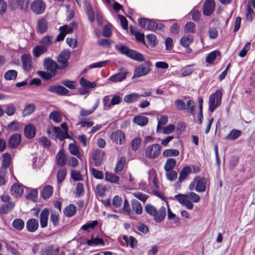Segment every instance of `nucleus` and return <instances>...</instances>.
<instances>
[{
	"instance_id": "nucleus-27",
	"label": "nucleus",
	"mask_w": 255,
	"mask_h": 255,
	"mask_svg": "<svg viewBox=\"0 0 255 255\" xmlns=\"http://www.w3.org/2000/svg\"><path fill=\"white\" fill-rule=\"evenodd\" d=\"M47 51V49L45 46L38 45L35 46L33 48L32 53L35 57H38L45 53Z\"/></svg>"
},
{
	"instance_id": "nucleus-11",
	"label": "nucleus",
	"mask_w": 255,
	"mask_h": 255,
	"mask_svg": "<svg viewBox=\"0 0 255 255\" xmlns=\"http://www.w3.org/2000/svg\"><path fill=\"white\" fill-rule=\"evenodd\" d=\"M111 139L113 141L123 144L126 142L125 134L121 130H117L111 134Z\"/></svg>"
},
{
	"instance_id": "nucleus-18",
	"label": "nucleus",
	"mask_w": 255,
	"mask_h": 255,
	"mask_svg": "<svg viewBox=\"0 0 255 255\" xmlns=\"http://www.w3.org/2000/svg\"><path fill=\"white\" fill-rule=\"evenodd\" d=\"M56 162L57 165L59 166L65 165L67 162L66 153L63 149L60 150L56 156Z\"/></svg>"
},
{
	"instance_id": "nucleus-12",
	"label": "nucleus",
	"mask_w": 255,
	"mask_h": 255,
	"mask_svg": "<svg viewBox=\"0 0 255 255\" xmlns=\"http://www.w3.org/2000/svg\"><path fill=\"white\" fill-rule=\"evenodd\" d=\"M215 6L214 0H206L203 7V12L205 15L209 16L214 11Z\"/></svg>"
},
{
	"instance_id": "nucleus-5",
	"label": "nucleus",
	"mask_w": 255,
	"mask_h": 255,
	"mask_svg": "<svg viewBox=\"0 0 255 255\" xmlns=\"http://www.w3.org/2000/svg\"><path fill=\"white\" fill-rule=\"evenodd\" d=\"M161 146L159 144H153L146 147L145 156L150 159L156 158L160 154Z\"/></svg>"
},
{
	"instance_id": "nucleus-21",
	"label": "nucleus",
	"mask_w": 255,
	"mask_h": 255,
	"mask_svg": "<svg viewBox=\"0 0 255 255\" xmlns=\"http://www.w3.org/2000/svg\"><path fill=\"white\" fill-rule=\"evenodd\" d=\"M11 194L15 197H18L22 195L23 193V186L17 184H13L10 188Z\"/></svg>"
},
{
	"instance_id": "nucleus-24",
	"label": "nucleus",
	"mask_w": 255,
	"mask_h": 255,
	"mask_svg": "<svg viewBox=\"0 0 255 255\" xmlns=\"http://www.w3.org/2000/svg\"><path fill=\"white\" fill-rule=\"evenodd\" d=\"M24 132L27 138L31 139L35 135V128L31 124L26 125L24 128Z\"/></svg>"
},
{
	"instance_id": "nucleus-14",
	"label": "nucleus",
	"mask_w": 255,
	"mask_h": 255,
	"mask_svg": "<svg viewBox=\"0 0 255 255\" xmlns=\"http://www.w3.org/2000/svg\"><path fill=\"white\" fill-rule=\"evenodd\" d=\"M38 221L35 218L29 219L26 223L27 230L31 233L35 232L38 229Z\"/></svg>"
},
{
	"instance_id": "nucleus-59",
	"label": "nucleus",
	"mask_w": 255,
	"mask_h": 255,
	"mask_svg": "<svg viewBox=\"0 0 255 255\" xmlns=\"http://www.w3.org/2000/svg\"><path fill=\"white\" fill-rule=\"evenodd\" d=\"M174 199L177 200L181 204L183 205L188 199L186 194H177L174 196Z\"/></svg>"
},
{
	"instance_id": "nucleus-63",
	"label": "nucleus",
	"mask_w": 255,
	"mask_h": 255,
	"mask_svg": "<svg viewBox=\"0 0 255 255\" xmlns=\"http://www.w3.org/2000/svg\"><path fill=\"white\" fill-rule=\"evenodd\" d=\"M157 28V24L155 21L147 18V24L146 29L154 31Z\"/></svg>"
},
{
	"instance_id": "nucleus-54",
	"label": "nucleus",
	"mask_w": 255,
	"mask_h": 255,
	"mask_svg": "<svg viewBox=\"0 0 255 255\" xmlns=\"http://www.w3.org/2000/svg\"><path fill=\"white\" fill-rule=\"evenodd\" d=\"M37 74L40 77L46 80H50L55 75L54 74L50 72H45L43 71H38Z\"/></svg>"
},
{
	"instance_id": "nucleus-49",
	"label": "nucleus",
	"mask_w": 255,
	"mask_h": 255,
	"mask_svg": "<svg viewBox=\"0 0 255 255\" xmlns=\"http://www.w3.org/2000/svg\"><path fill=\"white\" fill-rule=\"evenodd\" d=\"M123 240L128 244L130 247L133 249L136 245L137 242L135 238L132 236H130L129 239L126 236H124L123 237Z\"/></svg>"
},
{
	"instance_id": "nucleus-23",
	"label": "nucleus",
	"mask_w": 255,
	"mask_h": 255,
	"mask_svg": "<svg viewBox=\"0 0 255 255\" xmlns=\"http://www.w3.org/2000/svg\"><path fill=\"white\" fill-rule=\"evenodd\" d=\"M166 214V208L162 206L159 210H157L156 215L154 216V220L157 223L161 222L165 218Z\"/></svg>"
},
{
	"instance_id": "nucleus-61",
	"label": "nucleus",
	"mask_w": 255,
	"mask_h": 255,
	"mask_svg": "<svg viewBox=\"0 0 255 255\" xmlns=\"http://www.w3.org/2000/svg\"><path fill=\"white\" fill-rule=\"evenodd\" d=\"M166 176L168 180L171 181H174L177 177V173L173 170L166 171Z\"/></svg>"
},
{
	"instance_id": "nucleus-53",
	"label": "nucleus",
	"mask_w": 255,
	"mask_h": 255,
	"mask_svg": "<svg viewBox=\"0 0 255 255\" xmlns=\"http://www.w3.org/2000/svg\"><path fill=\"white\" fill-rule=\"evenodd\" d=\"M195 104L192 100H188L186 105L187 112L193 115H195Z\"/></svg>"
},
{
	"instance_id": "nucleus-31",
	"label": "nucleus",
	"mask_w": 255,
	"mask_h": 255,
	"mask_svg": "<svg viewBox=\"0 0 255 255\" xmlns=\"http://www.w3.org/2000/svg\"><path fill=\"white\" fill-rule=\"evenodd\" d=\"M59 248L51 245L45 248L44 255H58L59 252Z\"/></svg>"
},
{
	"instance_id": "nucleus-50",
	"label": "nucleus",
	"mask_w": 255,
	"mask_h": 255,
	"mask_svg": "<svg viewBox=\"0 0 255 255\" xmlns=\"http://www.w3.org/2000/svg\"><path fill=\"white\" fill-rule=\"evenodd\" d=\"M141 138L139 137H136L131 141V148L132 150L136 151L140 146Z\"/></svg>"
},
{
	"instance_id": "nucleus-25",
	"label": "nucleus",
	"mask_w": 255,
	"mask_h": 255,
	"mask_svg": "<svg viewBox=\"0 0 255 255\" xmlns=\"http://www.w3.org/2000/svg\"><path fill=\"white\" fill-rule=\"evenodd\" d=\"M15 204L13 202H8L0 206V214H6L14 208Z\"/></svg>"
},
{
	"instance_id": "nucleus-51",
	"label": "nucleus",
	"mask_w": 255,
	"mask_h": 255,
	"mask_svg": "<svg viewBox=\"0 0 255 255\" xmlns=\"http://www.w3.org/2000/svg\"><path fill=\"white\" fill-rule=\"evenodd\" d=\"M179 154V151L174 149H167L163 152V156L164 157L177 156Z\"/></svg>"
},
{
	"instance_id": "nucleus-34",
	"label": "nucleus",
	"mask_w": 255,
	"mask_h": 255,
	"mask_svg": "<svg viewBox=\"0 0 255 255\" xmlns=\"http://www.w3.org/2000/svg\"><path fill=\"white\" fill-rule=\"evenodd\" d=\"M80 83L81 85L84 89H92L95 88L97 85L95 82H91L84 77L80 79Z\"/></svg>"
},
{
	"instance_id": "nucleus-28",
	"label": "nucleus",
	"mask_w": 255,
	"mask_h": 255,
	"mask_svg": "<svg viewBox=\"0 0 255 255\" xmlns=\"http://www.w3.org/2000/svg\"><path fill=\"white\" fill-rule=\"evenodd\" d=\"M133 121L134 123L140 126H144L148 122V119L143 116H136L134 117Z\"/></svg>"
},
{
	"instance_id": "nucleus-13",
	"label": "nucleus",
	"mask_w": 255,
	"mask_h": 255,
	"mask_svg": "<svg viewBox=\"0 0 255 255\" xmlns=\"http://www.w3.org/2000/svg\"><path fill=\"white\" fill-rule=\"evenodd\" d=\"M48 91L59 95H67L69 92L67 89L60 85L50 86L48 88Z\"/></svg>"
},
{
	"instance_id": "nucleus-64",
	"label": "nucleus",
	"mask_w": 255,
	"mask_h": 255,
	"mask_svg": "<svg viewBox=\"0 0 255 255\" xmlns=\"http://www.w3.org/2000/svg\"><path fill=\"white\" fill-rule=\"evenodd\" d=\"M16 112L15 107L11 104H8L6 106L5 109V113L8 116H13Z\"/></svg>"
},
{
	"instance_id": "nucleus-47",
	"label": "nucleus",
	"mask_w": 255,
	"mask_h": 255,
	"mask_svg": "<svg viewBox=\"0 0 255 255\" xmlns=\"http://www.w3.org/2000/svg\"><path fill=\"white\" fill-rule=\"evenodd\" d=\"M67 174V171L65 168H61L58 170L57 178L58 183H61L64 180Z\"/></svg>"
},
{
	"instance_id": "nucleus-29",
	"label": "nucleus",
	"mask_w": 255,
	"mask_h": 255,
	"mask_svg": "<svg viewBox=\"0 0 255 255\" xmlns=\"http://www.w3.org/2000/svg\"><path fill=\"white\" fill-rule=\"evenodd\" d=\"M132 211L137 215H140L142 212V207L139 202L136 200H132L131 201Z\"/></svg>"
},
{
	"instance_id": "nucleus-1",
	"label": "nucleus",
	"mask_w": 255,
	"mask_h": 255,
	"mask_svg": "<svg viewBox=\"0 0 255 255\" xmlns=\"http://www.w3.org/2000/svg\"><path fill=\"white\" fill-rule=\"evenodd\" d=\"M116 48L119 50L121 53L126 55L127 56L134 60L138 62H143L145 61L144 57L140 53L133 50L129 49L126 46L116 45Z\"/></svg>"
},
{
	"instance_id": "nucleus-17",
	"label": "nucleus",
	"mask_w": 255,
	"mask_h": 255,
	"mask_svg": "<svg viewBox=\"0 0 255 255\" xmlns=\"http://www.w3.org/2000/svg\"><path fill=\"white\" fill-rule=\"evenodd\" d=\"M49 217V210L48 209H44L40 214V224L42 228L47 226L48 220Z\"/></svg>"
},
{
	"instance_id": "nucleus-43",
	"label": "nucleus",
	"mask_w": 255,
	"mask_h": 255,
	"mask_svg": "<svg viewBox=\"0 0 255 255\" xmlns=\"http://www.w3.org/2000/svg\"><path fill=\"white\" fill-rule=\"evenodd\" d=\"M242 134V131L237 129H232L230 133L226 137L228 140H234L239 137Z\"/></svg>"
},
{
	"instance_id": "nucleus-36",
	"label": "nucleus",
	"mask_w": 255,
	"mask_h": 255,
	"mask_svg": "<svg viewBox=\"0 0 255 255\" xmlns=\"http://www.w3.org/2000/svg\"><path fill=\"white\" fill-rule=\"evenodd\" d=\"M193 41V37L192 35L184 36L180 39V44L187 48L192 43Z\"/></svg>"
},
{
	"instance_id": "nucleus-26",
	"label": "nucleus",
	"mask_w": 255,
	"mask_h": 255,
	"mask_svg": "<svg viewBox=\"0 0 255 255\" xmlns=\"http://www.w3.org/2000/svg\"><path fill=\"white\" fill-rule=\"evenodd\" d=\"M100 103V100L97 99L95 102L92 108L90 110H86L84 108H81L80 110V115L82 117H87L92 114L98 108Z\"/></svg>"
},
{
	"instance_id": "nucleus-10",
	"label": "nucleus",
	"mask_w": 255,
	"mask_h": 255,
	"mask_svg": "<svg viewBox=\"0 0 255 255\" xmlns=\"http://www.w3.org/2000/svg\"><path fill=\"white\" fill-rule=\"evenodd\" d=\"M104 156V151L99 149H94L92 152V158L96 166L101 165Z\"/></svg>"
},
{
	"instance_id": "nucleus-3",
	"label": "nucleus",
	"mask_w": 255,
	"mask_h": 255,
	"mask_svg": "<svg viewBox=\"0 0 255 255\" xmlns=\"http://www.w3.org/2000/svg\"><path fill=\"white\" fill-rule=\"evenodd\" d=\"M151 63L148 60L137 66L134 70L132 78L143 76L148 74L151 71Z\"/></svg>"
},
{
	"instance_id": "nucleus-52",
	"label": "nucleus",
	"mask_w": 255,
	"mask_h": 255,
	"mask_svg": "<svg viewBox=\"0 0 255 255\" xmlns=\"http://www.w3.org/2000/svg\"><path fill=\"white\" fill-rule=\"evenodd\" d=\"M49 118L56 123H60L62 121L61 114L56 111H53L50 114Z\"/></svg>"
},
{
	"instance_id": "nucleus-41",
	"label": "nucleus",
	"mask_w": 255,
	"mask_h": 255,
	"mask_svg": "<svg viewBox=\"0 0 255 255\" xmlns=\"http://www.w3.org/2000/svg\"><path fill=\"white\" fill-rule=\"evenodd\" d=\"M168 122L167 116L162 115L160 116L159 120H158V124L156 128V132H160L163 128V126L165 125Z\"/></svg>"
},
{
	"instance_id": "nucleus-6",
	"label": "nucleus",
	"mask_w": 255,
	"mask_h": 255,
	"mask_svg": "<svg viewBox=\"0 0 255 255\" xmlns=\"http://www.w3.org/2000/svg\"><path fill=\"white\" fill-rule=\"evenodd\" d=\"M46 9V3L43 0H34L30 4V10L34 14L40 15Z\"/></svg>"
},
{
	"instance_id": "nucleus-60",
	"label": "nucleus",
	"mask_w": 255,
	"mask_h": 255,
	"mask_svg": "<svg viewBox=\"0 0 255 255\" xmlns=\"http://www.w3.org/2000/svg\"><path fill=\"white\" fill-rule=\"evenodd\" d=\"M220 54L218 51H214L210 53L206 57V62L209 63H212L215 59L217 55Z\"/></svg>"
},
{
	"instance_id": "nucleus-46",
	"label": "nucleus",
	"mask_w": 255,
	"mask_h": 255,
	"mask_svg": "<svg viewBox=\"0 0 255 255\" xmlns=\"http://www.w3.org/2000/svg\"><path fill=\"white\" fill-rule=\"evenodd\" d=\"M17 76V72L14 70H10L6 71L4 75V77L6 80H15Z\"/></svg>"
},
{
	"instance_id": "nucleus-9",
	"label": "nucleus",
	"mask_w": 255,
	"mask_h": 255,
	"mask_svg": "<svg viewBox=\"0 0 255 255\" xmlns=\"http://www.w3.org/2000/svg\"><path fill=\"white\" fill-rule=\"evenodd\" d=\"M70 52L67 50L62 51L58 56L57 61L62 65L63 68H66L68 66V60L70 57Z\"/></svg>"
},
{
	"instance_id": "nucleus-8",
	"label": "nucleus",
	"mask_w": 255,
	"mask_h": 255,
	"mask_svg": "<svg viewBox=\"0 0 255 255\" xmlns=\"http://www.w3.org/2000/svg\"><path fill=\"white\" fill-rule=\"evenodd\" d=\"M43 65L44 68L46 69L47 71L56 75V70L58 68V66L56 62L50 58L47 57L44 59Z\"/></svg>"
},
{
	"instance_id": "nucleus-58",
	"label": "nucleus",
	"mask_w": 255,
	"mask_h": 255,
	"mask_svg": "<svg viewBox=\"0 0 255 255\" xmlns=\"http://www.w3.org/2000/svg\"><path fill=\"white\" fill-rule=\"evenodd\" d=\"M69 149L71 154L78 156L79 155V149L78 146L75 143H70L69 145Z\"/></svg>"
},
{
	"instance_id": "nucleus-48",
	"label": "nucleus",
	"mask_w": 255,
	"mask_h": 255,
	"mask_svg": "<svg viewBox=\"0 0 255 255\" xmlns=\"http://www.w3.org/2000/svg\"><path fill=\"white\" fill-rule=\"evenodd\" d=\"M106 180L111 183H117L119 181L120 178L113 173L107 172L105 176Z\"/></svg>"
},
{
	"instance_id": "nucleus-20",
	"label": "nucleus",
	"mask_w": 255,
	"mask_h": 255,
	"mask_svg": "<svg viewBox=\"0 0 255 255\" xmlns=\"http://www.w3.org/2000/svg\"><path fill=\"white\" fill-rule=\"evenodd\" d=\"M128 72H119L111 76L109 80L113 82H120L126 79L127 76Z\"/></svg>"
},
{
	"instance_id": "nucleus-57",
	"label": "nucleus",
	"mask_w": 255,
	"mask_h": 255,
	"mask_svg": "<svg viewBox=\"0 0 255 255\" xmlns=\"http://www.w3.org/2000/svg\"><path fill=\"white\" fill-rule=\"evenodd\" d=\"M121 101L122 99L119 96H114L111 100V101L108 105V109H111L113 106L120 104Z\"/></svg>"
},
{
	"instance_id": "nucleus-40",
	"label": "nucleus",
	"mask_w": 255,
	"mask_h": 255,
	"mask_svg": "<svg viewBox=\"0 0 255 255\" xmlns=\"http://www.w3.org/2000/svg\"><path fill=\"white\" fill-rule=\"evenodd\" d=\"M24 222L21 219H15L12 223V226L17 231H21L24 227Z\"/></svg>"
},
{
	"instance_id": "nucleus-15",
	"label": "nucleus",
	"mask_w": 255,
	"mask_h": 255,
	"mask_svg": "<svg viewBox=\"0 0 255 255\" xmlns=\"http://www.w3.org/2000/svg\"><path fill=\"white\" fill-rule=\"evenodd\" d=\"M23 68L25 71H30L31 69L32 59L28 54H23L21 57Z\"/></svg>"
},
{
	"instance_id": "nucleus-30",
	"label": "nucleus",
	"mask_w": 255,
	"mask_h": 255,
	"mask_svg": "<svg viewBox=\"0 0 255 255\" xmlns=\"http://www.w3.org/2000/svg\"><path fill=\"white\" fill-rule=\"evenodd\" d=\"M139 99V94L137 93H131L126 95L124 97V101L127 103L130 104L137 101Z\"/></svg>"
},
{
	"instance_id": "nucleus-22",
	"label": "nucleus",
	"mask_w": 255,
	"mask_h": 255,
	"mask_svg": "<svg viewBox=\"0 0 255 255\" xmlns=\"http://www.w3.org/2000/svg\"><path fill=\"white\" fill-rule=\"evenodd\" d=\"M37 32L40 34L45 33L48 29V23L46 19L42 18L37 21Z\"/></svg>"
},
{
	"instance_id": "nucleus-33",
	"label": "nucleus",
	"mask_w": 255,
	"mask_h": 255,
	"mask_svg": "<svg viewBox=\"0 0 255 255\" xmlns=\"http://www.w3.org/2000/svg\"><path fill=\"white\" fill-rule=\"evenodd\" d=\"M77 207L73 204H70L65 209L64 214L66 216L71 217L75 215Z\"/></svg>"
},
{
	"instance_id": "nucleus-42",
	"label": "nucleus",
	"mask_w": 255,
	"mask_h": 255,
	"mask_svg": "<svg viewBox=\"0 0 255 255\" xmlns=\"http://www.w3.org/2000/svg\"><path fill=\"white\" fill-rule=\"evenodd\" d=\"M184 31L186 33H194L196 32V25L191 21L187 22L184 28Z\"/></svg>"
},
{
	"instance_id": "nucleus-37",
	"label": "nucleus",
	"mask_w": 255,
	"mask_h": 255,
	"mask_svg": "<svg viewBox=\"0 0 255 255\" xmlns=\"http://www.w3.org/2000/svg\"><path fill=\"white\" fill-rule=\"evenodd\" d=\"M53 187L50 185L45 186L42 191L41 196L43 199H48L53 194Z\"/></svg>"
},
{
	"instance_id": "nucleus-45",
	"label": "nucleus",
	"mask_w": 255,
	"mask_h": 255,
	"mask_svg": "<svg viewBox=\"0 0 255 255\" xmlns=\"http://www.w3.org/2000/svg\"><path fill=\"white\" fill-rule=\"evenodd\" d=\"M176 165V160L174 158H168L164 165V169L165 171L173 170Z\"/></svg>"
},
{
	"instance_id": "nucleus-56",
	"label": "nucleus",
	"mask_w": 255,
	"mask_h": 255,
	"mask_svg": "<svg viewBox=\"0 0 255 255\" xmlns=\"http://www.w3.org/2000/svg\"><path fill=\"white\" fill-rule=\"evenodd\" d=\"M53 40V38L51 36H44L40 41V43L41 45L45 46L47 48L48 46L51 45L52 43V41Z\"/></svg>"
},
{
	"instance_id": "nucleus-19",
	"label": "nucleus",
	"mask_w": 255,
	"mask_h": 255,
	"mask_svg": "<svg viewBox=\"0 0 255 255\" xmlns=\"http://www.w3.org/2000/svg\"><path fill=\"white\" fill-rule=\"evenodd\" d=\"M192 172V169L189 166L184 167L179 173L178 181L177 182L181 183L184 181Z\"/></svg>"
},
{
	"instance_id": "nucleus-38",
	"label": "nucleus",
	"mask_w": 255,
	"mask_h": 255,
	"mask_svg": "<svg viewBox=\"0 0 255 255\" xmlns=\"http://www.w3.org/2000/svg\"><path fill=\"white\" fill-rule=\"evenodd\" d=\"M16 3L19 8L24 11L27 12L29 10L28 5L29 3V0H16Z\"/></svg>"
},
{
	"instance_id": "nucleus-35",
	"label": "nucleus",
	"mask_w": 255,
	"mask_h": 255,
	"mask_svg": "<svg viewBox=\"0 0 255 255\" xmlns=\"http://www.w3.org/2000/svg\"><path fill=\"white\" fill-rule=\"evenodd\" d=\"M87 244L89 246H96L98 245H104L103 240L99 238H94L92 237L91 239L86 241Z\"/></svg>"
},
{
	"instance_id": "nucleus-4",
	"label": "nucleus",
	"mask_w": 255,
	"mask_h": 255,
	"mask_svg": "<svg viewBox=\"0 0 255 255\" xmlns=\"http://www.w3.org/2000/svg\"><path fill=\"white\" fill-rule=\"evenodd\" d=\"M222 93L220 90L216 91L214 94L211 95L209 100V110L213 112L221 102Z\"/></svg>"
},
{
	"instance_id": "nucleus-16",
	"label": "nucleus",
	"mask_w": 255,
	"mask_h": 255,
	"mask_svg": "<svg viewBox=\"0 0 255 255\" xmlns=\"http://www.w3.org/2000/svg\"><path fill=\"white\" fill-rule=\"evenodd\" d=\"M21 140V136L19 134L16 133L11 135L8 139V145L10 147L14 148L17 147Z\"/></svg>"
},
{
	"instance_id": "nucleus-32",
	"label": "nucleus",
	"mask_w": 255,
	"mask_h": 255,
	"mask_svg": "<svg viewBox=\"0 0 255 255\" xmlns=\"http://www.w3.org/2000/svg\"><path fill=\"white\" fill-rule=\"evenodd\" d=\"M35 107V104L33 103L26 105L22 111V116L26 117L32 114L34 112Z\"/></svg>"
},
{
	"instance_id": "nucleus-39",
	"label": "nucleus",
	"mask_w": 255,
	"mask_h": 255,
	"mask_svg": "<svg viewBox=\"0 0 255 255\" xmlns=\"http://www.w3.org/2000/svg\"><path fill=\"white\" fill-rule=\"evenodd\" d=\"M126 162V158L125 157H120L118 161L115 168V172L117 173H120L123 169Z\"/></svg>"
},
{
	"instance_id": "nucleus-7",
	"label": "nucleus",
	"mask_w": 255,
	"mask_h": 255,
	"mask_svg": "<svg viewBox=\"0 0 255 255\" xmlns=\"http://www.w3.org/2000/svg\"><path fill=\"white\" fill-rule=\"evenodd\" d=\"M194 178L196 182L195 190L198 192L205 191L208 179L205 177H201L199 176H197Z\"/></svg>"
},
{
	"instance_id": "nucleus-44",
	"label": "nucleus",
	"mask_w": 255,
	"mask_h": 255,
	"mask_svg": "<svg viewBox=\"0 0 255 255\" xmlns=\"http://www.w3.org/2000/svg\"><path fill=\"white\" fill-rule=\"evenodd\" d=\"M98 224V222L97 220L93 221L83 225L81 227V230L89 232L91 230L94 229Z\"/></svg>"
},
{
	"instance_id": "nucleus-55",
	"label": "nucleus",
	"mask_w": 255,
	"mask_h": 255,
	"mask_svg": "<svg viewBox=\"0 0 255 255\" xmlns=\"http://www.w3.org/2000/svg\"><path fill=\"white\" fill-rule=\"evenodd\" d=\"M145 211L147 213L154 217L156 215L157 210L155 207L150 204H147L145 207Z\"/></svg>"
},
{
	"instance_id": "nucleus-2",
	"label": "nucleus",
	"mask_w": 255,
	"mask_h": 255,
	"mask_svg": "<svg viewBox=\"0 0 255 255\" xmlns=\"http://www.w3.org/2000/svg\"><path fill=\"white\" fill-rule=\"evenodd\" d=\"M47 132L48 136L54 140L59 139L60 141H63L66 138H70L68 133L66 131H63L60 128L52 125L47 127Z\"/></svg>"
},
{
	"instance_id": "nucleus-62",
	"label": "nucleus",
	"mask_w": 255,
	"mask_h": 255,
	"mask_svg": "<svg viewBox=\"0 0 255 255\" xmlns=\"http://www.w3.org/2000/svg\"><path fill=\"white\" fill-rule=\"evenodd\" d=\"M112 25L111 24H108L107 25H105L103 28V35L105 37H110L112 34Z\"/></svg>"
}]
</instances>
